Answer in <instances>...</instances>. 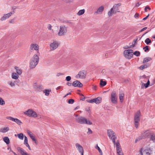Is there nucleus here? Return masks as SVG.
<instances>
[{"label":"nucleus","mask_w":155,"mask_h":155,"mask_svg":"<svg viewBox=\"0 0 155 155\" xmlns=\"http://www.w3.org/2000/svg\"><path fill=\"white\" fill-rule=\"evenodd\" d=\"M107 134L108 136L112 140L114 145H116L117 153L122 152L119 141L117 140L116 143L115 142V140L117 139V137L115 135V133L110 130H108Z\"/></svg>","instance_id":"nucleus-1"},{"label":"nucleus","mask_w":155,"mask_h":155,"mask_svg":"<svg viewBox=\"0 0 155 155\" xmlns=\"http://www.w3.org/2000/svg\"><path fill=\"white\" fill-rule=\"evenodd\" d=\"M39 58L37 54H34L30 61V67L31 68H35L38 64Z\"/></svg>","instance_id":"nucleus-2"},{"label":"nucleus","mask_w":155,"mask_h":155,"mask_svg":"<svg viewBox=\"0 0 155 155\" xmlns=\"http://www.w3.org/2000/svg\"><path fill=\"white\" fill-rule=\"evenodd\" d=\"M76 121L81 124H87L91 125L92 123L89 120H87L85 117H79L76 118Z\"/></svg>","instance_id":"nucleus-3"},{"label":"nucleus","mask_w":155,"mask_h":155,"mask_svg":"<svg viewBox=\"0 0 155 155\" xmlns=\"http://www.w3.org/2000/svg\"><path fill=\"white\" fill-rule=\"evenodd\" d=\"M121 5L120 3L116 4L114 5L113 8H111L110 10L108 12V15L109 16H111L112 14H114L116 13L117 12H119V7Z\"/></svg>","instance_id":"nucleus-4"},{"label":"nucleus","mask_w":155,"mask_h":155,"mask_svg":"<svg viewBox=\"0 0 155 155\" xmlns=\"http://www.w3.org/2000/svg\"><path fill=\"white\" fill-rule=\"evenodd\" d=\"M133 50L132 49L125 50L124 52V56L127 59H130L133 56Z\"/></svg>","instance_id":"nucleus-5"},{"label":"nucleus","mask_w":155,"mask_h":155,"mask_svg":"<svg viewBox=\"0 0 155 155\" xmlns=\"http://www.w3.org/2000/svg\"><path fill=\"white\" fill-rule=\"evenodd\" d=\"M140 112L138 111L136 112L134 116V121L135 123V126L136 128H137L138 126L139 122L140 120Z\"/></svg>","instance_id":"nucleus-6"},{"label":"nucleus","mask_w":155,"mask_h":155,"mask_svg":"<svg viewBox=\"0 0 155 155\" xmlns=\"http://www.w3.org/2000/svg\"><path fill=\"white\" fill-rule=\"evenodd\" d=\"M24 114L29 117H36L37 116L36 113L32 109H28L24 112Z\"/></svg>","instance_id":"nucleus-7"},{"label":"nucleus","mask_w":155,"mask_h":155,"mask_svg":"<svg viewBox=\"0 0 155 155\" xmlns=\"http://www.w3.org/2000/svg\"><path fill=\"white\" fill-rule=\"evenodd\" d=\"M67 32V27L65 25L61 26L60 27L59 31L58 34L59 36H62L65 35Z\"/></svg>","instance_id":"nucleus-8"},{"label":"nucleus","mask_w":155,"mask_h":155,"mask_svg":"<svg viewBox=\"0 0 155 155\" xmlns=\"http://www.w3.org/2000/svg\"><path fill=\"white\" fill-rule=\"evenodd\" d=\"M152 132V131L148 130L144 131L141 134V139L149 138Z\"/></svg>","instance_id":"nucleus-9"},{"label":"nucleus","mask_w":155,"mask_h":155,"mask_svg":"<svg viewBox=\"0 0 155 155\" xmlns=\"http://www.w3.org/2000/svg\"><path fill=\"white\" fill-rule=\"evenodd\" d=\"M58 46V42L55 40H53V42L50 45V49L51 51H53L57 48Z\"/></svg>","instance_id":"nucleus-10"},{"label":"nucleus","mask_w":155,"mask_h":155,"mask_svg":"<svg viewBox=\"0 0 155 155\" xmlns=\"http://www.w3.org/2000/svg\"><path fill=\"white\" fill-rule=\"evenodd\" d=\"M86 75V72L82 71L78 72V74L76 75V78H77L84 79L85 78Z\"/></svg>","instance_id":"nucleus-11"},{"label":"nucleus","mask_w":155,"mask_h":155,"mask_svg":"<svg viewBox=\"0 0 155 155\" xmlns=\"http://www.w3.org/2000/svg\"><path fill=\"white\" fill-rule=\"evenodd\" d=\"M110 99L112 103L115 104L117 103V97L116 93L115 92H112L111 95Z\"/></svg>","instance_id":"nucleus-12"},{"label":"nucleus","mask_w":155,"mask_h":155,"mask_svg":"<svg viewBox=\"0 0 155 155\" xmlns=\"http://www.w3.org/2000/svg\"><path fill=\"white\" fill-rule=\"evenodd\" d=\"M7 118L16 122L19 125H20L22 124L21 121L17 118H14L11 117H7Z\"/></svg>","instance_id":"nucleus-13"},{"label":"nucleus","mask_w":155,"mask_h":155,"mask_svg":"<svg viewBox=\"0 0 155 155\" xmlns=\"http://www.w3.org/2000/svg\"><path fill=\"white\" fill-rule=\"evenodd\" d=\"M72 85L74 87H81L83 86V84L80 81L77 80L74 81L72 84Z\"/></svg>","instance_id":"nucleus-14"},{"label":"nucleus","mask_w":155,"mask_h":155,"mask_svg":"<svg viewBox=\"0 0 155 155\" xmlns=\"http://www.w3.org/2000/svg\"><path fill=\"white\" fill-rule=\"evenodd\" d=\"M39 46L36 44H31L30 47V49L31 50H38L39 49Z\"/></svg>","instance_id":"nucleus-15"},{"label":"nucleus","mask_w":155,"mask_h":155,"mask_svg":"<svg viewBox=\"0 0 155 155\" xmlns=\"http://www.w3.org/2000/svg\"><path fill=\"white\" fill-rule=\"evenodd\" d=\"M104 7L103 6H101L99 7L97 9V11L95 12L96 14H101L104 10Z\"/></svg>","instance_id":"nucleus-16"},{"label":"nucleus","mask_w":155,"mask_h":155,"mask_svg":"<svg viewBox=\"0 0 155 155\" xmlns=\"http://www.w3.org/2000/svg\"><path fill=\"white\" fill-rule=\"evenodd\" d=\"M17 149L22 155H27L28 154L23 149L21 148L20 147H18Z\"/></svg>","instance_id":"nucleus-17"},{"label":"nucleus","mask_w":155,"mask_h":155,"mask_svg":"<svg viewBox=\"0 0 155 155\" xmlns=\"http://www.w3.org/2000/svg\"><path fill=\"white\" fill-rule=\"evenodd\" d=\"M76 146L77 149L80 153L84 152V150L82 147L79 143H76Z\"/></svg>","instance_id":"nucleus-18"},{"label":"nucleus","mask_w":155,"mask_h":155,"mask_svg":"<svg viewBox=\"0 0 155 155\" xmlns=\"http://www.w3.org/2000/svg\"><path fill=\"white\" fill-rule=\"evenodd\" d=\"M94 102L96 104H99L101 102L102 98L101 97H98L94 99Z\"/></svg>","instance_id":"nucleus-19"},{"label":"nucleus","mask_w":155,"mask_h":155,"mask_svg":"<svg viewBox=\"0 0 155 155\" xmlns=\"http://www.w3.org/2000/svg\"><path fill=\"white\" fill-rule=\"evenodd\" d=\"M149 138L150 140L152 141L153 142H155V134L153 132H152Z\"/></svg>","instance_id":"nucleus-20"},{"label":"nucleus","mask_w":155,"mask_h":155,"mask_svg":"<svg viewBox=\"0 0 155 155\" xmlns=\"http://www.w3.org/2000/svg\"><path fill=\"white\" fill-rule=\"evenodd\" d=\"M9 130V128L8 127H6L2 128L0 129V132L3 133H5Z\"/></svg>","instance_id":"nucleus-21"},{"label":"nucleus","mask_w":155,"mask_h":155,"mask_svg":"<svg viewBox=\"0 0 155 155\" xmlns=\"http://www.w3.org/2000/svg\"><path fill=\"white\" fill-rule=\"evenodd\" d=\"M137 39L135 40V41L134 40V44H133V43L132 45V46H128L127 45H126L124 47V49H128V48H132L133 47H134V46L135 45V44L136 43V41H137Z\"/></svg>","instance_id":"nucleus-22"},{"label":"nucleus","mask_w":155,"mask_h":155,"mask_svg":"<svg viewBox=\"0 0 155 155\" xmlns=\"http://www.w3.org/2000/svg\"><path fill=\"white\" fill-rule=\"evenodd\" d=\"M18 75L15 73H13L12 74V78L16 80L18 77Z\"/></svg>","instance_id":"nucleus-23"},{"label":"nucleus","mask_w":155,"mask_h":155,"mask_svg":"<svg viewBox=\"0 0 155 155\" xmlns=\"http://www.w3.org/2000/svg\"><path fill=\"white\" fill-rule=\"evenodd\" d=\"M16 70V73L20 75L21 74L22 72L21 70L19 69L18 67H15V68Z\"/></svg>","instance_id":"nucleus-24"},{"label":"nucleus","mask_w":155,"mask_h":155,"mask_svg":"<svg viewBox=\"0 0 155 155\" xmlns=\"http://www.w3.org/2000/svg\"><path fill=\"white\" fill-rule=\"evenodd\" d=\"M119 98L120 101L121 102H122L124 100V94L123 93H120L119 95Z\"/></svg>","instance_id":"nucleus-25"},{"label":"nucleus","mask_w":155,"mask_h":155,"mask_svg":"<svg viewBox=\"0 0 155 155\" xmlns=\"http://www.w3.org/2000/svg\"><path fill=\"white\" fill-rule=\"evenodd\" d=\"M3 140L6 143L8 144L10 143V140L8 137H5L3 138Z\"/></svg>","instance_id":"nucleus-26"},{"label":"nucleus","mask_w":155,"mask_h":155,"mask_svg":"<svg viewBox=\"0 0 155 155\" xmlns=\"http://www.w3.org/2000/svg\"><path fill=\"white\" fill-rule=\"evenodd\" d=\"M85 10L84 9H83L80 10L79 12L77 13V15H81L83 14L85 12Z\"/></svg>","instance_id":"nucleus-27"},{"label":"nucleus","mask_w":155,"mask_h":155,"mask_svg":"<svg viewBox=\"0 0 155 155\" xmlns=\"http://www.w3.org/2000/svg\"><path fill=\"white\" fill-rule=\"evenodd\" d=\"M100 84L101 87H104L107 84V82L105 81H103L102 80H101Z\"/></svg>","instance_id":"nucleus-28"},{"label":"nucleus","mask_w":155,"mask_h":155,"mask_svg":"<svg viewBox=\"0 0 155 155\" xmlns=\"http://www.w3.org/2000/svg\"><path fill=\"white\" fill-rule=\"evenodd\" d=\"M145 152L147 155H150L152 153V150H150V148L146 149L145 150Z\"/></svg>","instance_id":"nucleus-29"},{"label":"nucleus","mask_w":155,"mask_h":155,"mask_svg":"<svg viewBox=\"0 0 155 155\" xmlns=\"http://www.w3.org/2000/svg\"><path fill=\"white\" fill-rule=\"evenodd\" d=\"M15 13V12L14 11H13L12 12H9L8 13L5 14V16L6 17V18H8L9 17H10L11 15L12 14H14Z\"/></svg>","instance_id":"nucleus-30"},{"label":"nucleus","mask_w":155,"mask_h":155,"mask_svg":"<svg viewBox=\"0 0 155 155\" xmlns=\"http://www.w3.org/2000/svg\"><path fill=\"white\" fill-rule=\"evenodd\" d=\"M18 138L21 140H23L24 138V134L22 133H20L17 134Z\"/></svg>","instance_id":"nucleus-31"},{"label":"nucleus","mask_w":155,"mask_h":155,"mask_svg":"<svg viewBox=\"0 0 155 155\" xmlns=\"http://www.w3.org/2000/svg\"><path fill=\"white\" fill-rule=\"evenodd\" d=\"M151 60V58H144L143 60V63H146L148 61H150Z\"/></svg>","instance_id":"nucleus-32"},{"label":"nucleus","mask_w":155,"mask_h":155,"mask_svg":"<svg viewBox=\"0 0 155 155\" xmlns=\"http://www.w3.org/2000/svg\"><path fill=\"white\" fill-rule=\"evenodd\" d=\"M133 54L136 55L137 57L139 56L140 55V53L139 51H136L133 53Z\"/></svg>","instance_id":"nucleus-33"},{"label":"nucleus","mask_w":155,"mask_h":155,"mask_svg":"<svg viewBox=\"0 0 155 155\" xmlns=\"http://www.w3.org/2000/svg\"><path fill=\"white\" fill-rule=\"evenodd\" d=\"M145 42L147 45H149L150 43H151V40L149 38H147L145 40Z\"/></svg>","instance_id":"nucleus-34"},{"label":"nucleus","mask_w":155,"mask_h":155,"mask_svg":"<svg viewBox=\"0 0 155 155\" xmlns=\"http://www.w3.org/2000/svg\"><path fill=\"white\" fill-rule=\"evenodd\" d=\"M147 65L146 64H144L143 65H141L140 67V69L141 70H143L144 69L147 68Z\"/></svg>","instance_id":"nucleus-35"},{"label":"nucleus","mask_w":155,"mask_h":155,"mask_svg":"<svg viewBox=\"0 0 155 155\" xmlns=\"http://www.w3.org/2000/svg\"><path fill=\"white\" fill-rule=\"evenodd\" d=\"M149 84H148V83H146L145 84H144L143 83L142 84V85L141 86V88H143V85H144V86L145 87V88H147L149 87Z\"/></svg>","instance_id":"nucleus-36"},{"label":"nucleus","mask_w":155,"mask_h":155,"mask_svg":"<svg viewBox=\"0 0 155 155\" xmlns=\"http://www.w3.org/2000/svg\"><path fill=\"white\" fill-rule=\"evenodd\" d=\"M5 104V102L1 97H0V105H3Z\"/></svg>","instance_id":"nucleus-37"},{"label":"nucleus","mask_w":155,"mask_h":155,"mask_svg":"<svg viewBox=\"0 0 155 155\" xmlns=\"http://www.w3.org/2000/svg\"><path fill=\"white\" fill-rule=\"evenodd\" d=\"M149 47L147 45L144 47L143 48V49L144 50V51L145 52H147L149 51Z\"/></svg>","instance_id":"nucleus-38"},{"label":"nucleus","mask_w":155,"mask_h":155,"mask_svg":"<svg viewBox=\"0 0 155 155\" xmlns=\"http://www.w3.org/2000/svg\"><path fill=\"white\" fill-rule=\"evenodd\" d=\"M15 82H16V81H14V82L11 81L8 82V83L12 87L15 86Z\"/></svg>","instance_id":"nucleus-39"},{"label":"nucleus","mask_w":155,"mask_h":155,"mask_svg":"<svg viewBox=\"0 0 155 155\" xmlns=\"http://www.w3.org/2000/svg\"><path fill=\"white\" fill-rule=\"evenodd\" d=\"M50 91L49 90H45L44 92L45 93V95L46 96H48L49 94Z\"/></svg>","instance_id":"nucleus-40"},{"label":"nucleus","mask_w":155,"mask_h":155,"mask_svg":"<svg viewBox=\"0 0 155 155\" xmlns=\"http://www.w3.org/2000/svg\"><path fill=\"white\" fill-rule=\"evenodd\" d=\"M74 102V100L72 99H71L68 100V103L69 104H73Z\"/></svg>","instance_id":"nucleus-41"},{"label":"nucleus","mask_w":155,"mask_h":155,"mask_svg":"<svg viewBox=\"0 0 155 155\" xmlns=\"http://www.w3.org/2000/svg\"><path fill=\"white\" fill-rule=\"evenodd\" d=\"M95 148L96 149H97L98 150L99 152L100 153H101V154L102 153V151L101 150L100 148L97 145V147H95Z\"/></svg>","instance_id":"nucleus-42"},{"label":"nucleus","mask_w":155,"mask_h":155,"mask_svg":"<svg viewBox=\"0 0 155 155\" xmlns=\"http://www.w3.org/2000/svg\"><path fill=\"white\" fill-rule=\"evenodd\" d=\"M7 19V18H6L5 16V14L4 15V16L1 18L0 20L2 21H3Z\"/></svg>","instance_id":"nucleus-43"},{"label":"nucleus","mask_w":155,"mask_h":155,"mask_svg":"<svg viewBox=\"0 0 155 155\" xmlns=\"http://www.w3.org/2000/svg\"><path fill=\"white\" fill-rule=\"evenodd\" d=\"M27 143H28L27 138L26 136H25V140H24V144L25 145Z\"/></svg>","instance_id":"nucleus-44"},{"label":"nucleus","mask_w":155,"mask_h":155,"mask_svg":"<svg viewBox=\"0 0 155 155\" xmlns=\"http://www.w3.org/2000/svg\"><path fill=\"white\" fill-rule=\"evenodd\" d=\"M71 79V77L70 76H68L66 78V80L68 81H70Z\"/></svg>","instance_id":"nucleus-45"},{"label":"nucleus","mask_w":155,"mask_h":155,"mask_svg":"<svg viewBox=\"0 0 155 155\" xmlns=\"http://www.w3.org/2000/svg\"><path fill=\"white\" fill-rule=\"evenodd\" d=\"M88 131L87 132V134H92V131L91 130L90 128H88Z\"/></svg>","instance_id":"nucleus-46"},{"label":"nucleus","mask_w":155,"mask_h":155,"mask_svg":"<svg viewBox=\"0 0 155 155\" xmlns=\"http://www.w3.org/2000/svg\"><path fill=\"white\" fill-rule=\"evenodd\" d=\"M148 9L149 10H150L151 8L150 7H149L148 6H147L145 7L144 8V11L145 12H147V9Z\"/></svg>","instance_id":"nucleus-47"},{"label":"nucleus","mask_w":155,"mask_h":155,"mask_svg":"<svg viewBox=\"0 0 155 155\" xmlns=\"http://www.w3.org/2000/svg\"><path fill=\"white\" fill-rule=\"evenodd\" d=\"M27 133L28 134V135L30 137V136H32L33 135L32 134V133L30 130H28L27 131Z\"/></svg>","instance_id":"nucleus-48"},{"label":"nucleus","mask_w":155,"mask_h":155,"mask_svg":"<svg viewBox=\"0 0 155 155\" xmlns=\"http://www.w3.org/2000/svg\"><path fill=\"white\" fill-rule=\"evenodd\" d=\"M142 4L141 2H138L136 3L135 7H138Z\"/></svg>","instance_id":"nucleus-49"},{"label":"nucleus","mask_w":155,"mask_h":155,"mask_svg":"<svg viewBox=\"0 0 155 155\" xmlns=\"http://www.w3.org/2000/svg\"><path fill=\"white\" fill-rule=\"evenodd\" d=\"M64 74L63 73H59L57 74L56 76L58 77H59L61 75H64Z\"/></svg>","instance_id":"nucleus-50"},{"label":"nucleus","mask_w":155,"mask_h":155,"mask_svg":"<svg viewBox=\"0 0 155 155\" xmlns=\"http://www.w3.org/2000/svg\"><path fill=\"white\" fill-rule=\"evenodd\" d=\"M87 101L88 103H94V99L91 100H88Z\"/></svg>","instance_id":"nucleus-51"},{"label":"nucleus","mask_w":155,"mask_h":155,"mask_svg":"<svg viewBox=\"0 0 155 155\" xmlns=\"http://www.w3.org/2000/svg\"><path fill=\"white\" fill-rule=\"evenodd\" d=\"M139 14L137 13H136L135 15H134V17L135 18H138V16H139Z\"/></svg>","instance_id":"nucleus-52"},{"label":"nucleus","mask_w":155,"mask_h":155,"mask_svg":"<svg viewBox=\"0 0 155 155\" xmlns=\"http://www.w3.org/2000/svg\"><path fill=\"white\" fill-rule=\"evenodd\" d=\"M147 29V27H145L143 28L142 29H141L140 31V32H142L143 31L146 30Z\"/></svg>","instance_id":"nucleus-53"},{"label":"nucleus","mask_w":155,"mask_h":155,"mask_svg":"<svg viewBox=\"0 0 155 155\" xmlns=\"http://www.w3.org/2000/svg\"><path fill=\"white\" fill-rule=\"evenodd\" d=\"M30 138H31V139L33 140V141H35L36 139L35 138V137L32 136H30Z\"/></svg>","instance_id":"nucleus-54"},{"label":"nucleus","mask_w":155,"mask_h":155,"mask_svg":"<svg viewBox=\"0 0 155 155\" xmlns=\"http://www.w3.org/2000/svg\"><path fill=\"white\" fill-rule=\"evenodd\" d=\"M25 145H26V146L28 147L29 149V150H31V148H30V147L29 145V144L28 143H27V144H25Z\"/></svg>","instance_id":"nucleus-55"},{"label":"nucleus","mask_w":155,"mask_h":155,"mask_svg":"<svg viewBox=\"0 0 155 155\" xmlns=\"http://www.w3.org/2000/svg\"><path fill=\"white\" fill-rule=\"evenodd\" d=\"M149 16V14H148V15L146 16V17H145L143 19V20H146V19H147V18Z\"/></svg>","instance_id":"nucleus-56"},{"label":"nucleus","mask_w":155,"mask_h":155,"mask_svg":"<svg viewBox=\"0 0 155 155\" xmlns=\"http://www.w3.org/2000/svg\"><path fill=\"white\" fill-rule=\"evenodd\" d=\"M118 154V155H124L123 153V152H120L118 153H117Z\"/></svg>","instance_id":"nucleus-57"},{"label":"nucleus","mask_w":155,"mask_h":155,"mask_svg":"<svg viewBox=\"0 0 155 155\" xmlns=\"http://www.w3.org/2000/svg\"><path fill=\"white\" fill-rule=\"evenodd\" d=\"M67 84L68 86H71V83H70V82H68L67 83Z\"/></svg>","instance_id":"nucleus-58"},{"label":"nucleus","mask_w":155,"mask_h":155,"mask_svg":"<svg viewBox=\"0 0 155 155\" xmlns=\"http://www.w3.org/2000/svg\"><path fill=\"white\" fill-rule=\"evenodd\" d=\"M97 86H93V89L94 90H96L97 88Z\"/></svg>","instance_id":"nucleus-59"},{"label":"nucleus","mask_w":155,"mask_h":155,"mask_svg":"<svg viewBox=\"0 0 155 155\" xmlns=\"http://www.w3.org/2000/svg\"><path fill=\"white\" fill-rule=\"evenodd\" d=\"M71 94V92H69L68 93H67L66 95H65L64 96V97H66L67 96H68V95H70V94Z\"/></svg>","instance_id":"nucleus-60"},{"label":"nucleus","mask_w":155,"mask_h":155,"mask_svg":"<svg viewBox=\"0 0 155 155\" xmlns=\"http://www.w3.org/2000/svg\"><path fill=\"white\" fill-rule=\"evenodd\" d=\"M148 32V31H147V32H146L145 33H144V34H143L142 35L141 37L140 38V39L141 38H142V37H143L145 34H147Z\"/></svg>","instance_id":"nucleus-61"},{"label":"nucleus","mask_w":155,"mask_h":155,"mask_svg":"<svg viewBox=\"0 0 155 155\" xmlns=\"http://www.w3.org/2000/svg\"><path fill=\"white\" fill-rule=\"evenodd\" d=\"M48 28L49 30H51V26L50 25L48 27Z\"/></svg>","instance_id":"nucleus-62"},{"label":"nucleus","mask_w":155,"mask_h":155,"mask_svg":"<svg viewBox=\"0 0 155 155\" xmlns=\"http://www.w3.org/2000/svg\"><path fill=\"white\" fill-rule=\"evenodd\" d=\"M85 99V97H83V98L81 99H80L81 100V101H84V100Z\"/></svg>","instance_id":"nucleus-63"},{"label":"nucleus","mask_w":155,"mask_h":155,"mask_svg":"<svg viewBox=\"0 0 155 155\" xmlns=\"http://www.w3.org/2000/svg\"><path fill=\"white\" fill-rule=\"evenodd\" d=\"M141 77L143 78H146V76L145 75H143Z\"/></svg>","instance_id":"nucleus-64"}]
</instances>
